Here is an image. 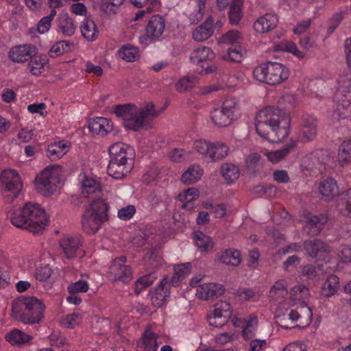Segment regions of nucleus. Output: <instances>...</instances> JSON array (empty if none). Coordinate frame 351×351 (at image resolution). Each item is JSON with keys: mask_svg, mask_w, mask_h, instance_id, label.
Masks as SVG:
<instances>
[{"mask_svg": "<svg viewBox=\"0 0 351 351\" xmlns=\"http://www.w3.org/2000/svg\"><path fill=\"white\" fill-rule=\"evenodd\" d=\"M5 339L12 345H21L29 341L30 337L21 330L14 329L5 335Z\"/></svg>", "mask_w": 351, "mask_h": 351, "instance_id": "obj_50", "label": "nucleus"}, {"mask_svg": "<svg viewBox=\"0 0 351 351\" xmlns=\"http://www.w3.org/2000/svg\"><path fill=\"white\" fill-rule=\"evenodd\" d=\"M232 315L230 304L226 301L216 303L208 315L207 319L210 326L221 327L224 326Z\"/></svg>", "mask_w": 351, "mask_h": 351, "instance_id": "obj_15", "label": "nucleus"}, {"mask_svg": "<svg viewBox=\"0 0 351 351\" xmlns=\"http://www.w3.org/2000/svg\"><path fill=\"white\" fill-rule=\"evenodd\" d=\"M217 83L203 87L201 89V93L208 94L214 91H217L223 89L226 87H230L234 86L232 78L227 74L220 73L217 75Z\"/></svg>", "mask_w": 351, "mask_h": 351, "instance_id": "obj_34", "label": "nucleus"}, {"mask_svg": "<svg viewBox=\"0 0 351 351\" xmlns=\"http://www.w3.org/2000/svg\"><path fill=\"white\" fill-rule=\"evenodd\" d=\"M240 117L239 101L236 97H226L219 108L210 112L213 124L219 128L230 125Z\"/></svg>", "mask_w": 351, "mask_h": 351, "instance_id": "obj_8", "label": "nucleus"}, {"mask_svg": "<svg viewBox=\"0 0 351 351\" xmlns=\"http://www.w3.org/2000/svg\"><path fill=\"white\" fill-rule=\"evenodd\" d=\"M167 279H163L158 287H157L155 289L152 290L149 293L150 300L152 304L155 307L161 306L167 297L169 295V291L167 287Z\"/></svg>", "mask_w": 351, "mask_h": 351, "instance_id": "obj_32", "label": "nucleus"}, {"mask_svg": "<svg viewBox=\"0 0 351 351\" xmlns=\"http://www.w3.org/2000/svg\"><path fill=\"white\" fill-rule=\"evenodd\" d=\"M69 50V43L62 40L54 44L50 49L49 54L51 57H58Z\"/></svg>", "mask_w": 351, "mask_h": 351, "instance_id": "obj_57", "label": "nucleus"}, {"mask_svg": "<svg viewBox=\"0 0 351 351\" xmlns=\"http://www.w3.org/2000/svg\"><path fill=\"white\" fill-rule=\"evenodd\" d=\"M230 152L229 147L222 142H212V151L210 162L222 160L226 158Z\"/></svg>", "mask_w": 351, "mask_h": 351, "instance_id": "obj_43", "label": "nucleus"}, {"mask_svg": "<svg viewBox=\"0 0 351 351\" xmlns=\"http://www.w3.org/2000/svg\"><path fill=\"white\" fill-rule=\"evenodd\" d=\"M337 83L332 117L335 119L351 118V73L340 75Z\"/></svg>", "mask_w": 351, "mask_h": 351, "instance_id": "obj_6", "label": "nucleus"}, {"mask_svg": "<svg viewBox=\"0 0 351 351\" xmlns=\"http://www.w3.org/2000/svg\"><path fill=\"white\" fill-rule=\"evenodd\" d=\"M133 168V165L110 160L108 167V173L114 179L121 180L127 176Z\"/></svg>", "mask_w": 351, "mask_h": 351, "instance_id": "obj_28", "label": "nucleus"}, {"mask_svg": "<svg viewBox=\"0 0 351 351\" xmlns=\"http://www.w3.org/2000/svg\"><path fill=\"white\" fill-rule=\"evenodd\" d=\"M195 80L189 77H181L175 84V88L179 93H184L191 89L195 85Z\"/></svg>", "mask_w": 351, "mask_h": 351, "instance_id": "obj_56", "label": "nucleus"}, {"mask_svg": "<svg viewBox=\"0 0 351 351\" xmlns=\"http://www.w3.org/2000/svg\"><path fill=\"white\" fill-rule=\"evenodd\" d=\"M62 168L58 165L46 167L35 180V189L40 195L49 197L58 189Z\"/></svg>", "mask_w": 351, "mask_h": 351, "instance_id": "obj_7", "label": "nucleus"}, {"mask_svg": "<svg viewBox=\"0 0 351 351\" xmlns=\"http://www.w3.org/2000/svg\"><path fill=\"white\" fill-rule=\"evenodd\" d=\"M82 35L88 41L95 40L99 34V32L95 22L90 19H84L80 25Z\"/></svg>", "mask_w": 351, "mask_h": 351, "instance_id": "obj_40", "label": "nucleus"}, {"mask_svg": "<svg viewBox=\"0 0 351 351\" xmlns=\"http://www.w3.org/2000/svg\"><path fill=\"white\" fill-rule=\"evenodd\" d=\"M200 195L199 191L195 187H191L181 191L178 195V200L182 202V208L186 210H191L194 208V202Z\"/></svg>", "mask_w": 351, "mask_h": 351, "instance_id": "obj_30", "label": "nucleus"}, {"mask_svg": "<svg viewBox=\"0 0 351 351\" xmlns=\"http://www.w3.org/2000/svg\"><path fill=\"white\" fill-rule=\"evenodd\" d=\"M88 129L93 133L104 136L113 129L110 119L104 117H95L88 121Z\"/></svg>", "mask_w": 351, "mask_h": 351, "instance_id": "obj_27", "label": "nucleus"}, {"mask_svg": "<svg viewBox=\"0 0 351 351\" xmlns=\"http://www.w3.org/2000/svg\"><path fill=\"white\" fill-rule=\"evenodd\" d=\"M203 175V168L199 165L193 164L182 174L181 181L186 184H193L200 180Z\"/></svg>", "mask_w": 351, "mask_h": 351, "instance_id": "obj_33", "label": "nucleus"}, {"mask_svg": "<svg viewBox=\"0 0 351 351\" xmlns=\"http://www.w3.org/2000/svg\"><path fill=\"white\" fill-rule=\"evenodd\" d=\"M165 26V21L160 16L154 15L152 16L146 27L145 34L139 38L141 44L147 46L154 40L160 37L164 32Z\"/></svg>", "mask_w": 351, "mask_h": 351, "instance_id": "obj_16", "label": "nucleus"}, {"mask_svg": "<svg viewBox=\"0 0 351 351\" xmlns=\"http://www.w3.org/2000/svg\"><path fill=\"white\" fill-rule=\"evenodd\" d=\"M325 170V157L322 150L306 155L301 162V171L306 176H317Z\"/></svg>", "mask_w": 351, "mask_h": 351, "instance_id": "obj_14", "label": "nucleus"}, {"mask_svg": "<svg viewBox=\"0 0 351 351\" xmlns=\"http://www.w3.org/2000/svg\"><path fill=\"white\" fill-rule=\"evenodd\" d=\"M58 27L62 34L66 36H72L75 31L73 20L66 13H62L59 16Z\"/></svg>", "mask_w": 351, "mask_h": 351, "instance_id": "obj_45", "label": "nucleus"}, {"mask_svg": "<svg viewBox=\"0 0 351 351\" xmlns=\"http://www.w3.org/2000/svg\"><path fill=\"white\" fill-rule=\"evenodd\" d=\"M338 206L343 215L351 217V189H348L341 197Z\"/></svg>", "mask_w": 351, "mask_h": 351, "instance_id": "obj_55", "label": "nucleus"}, {"mask_svg": "<svg viewBox=\"0 0 351 351\" xmlns=\"http://www.w3.org/2000/svg\"><path fill=\"white\" fill-rule=\"evenodd\" d=\"M219 259L224 264L238 266L241 262V254L237 250L228 249L221 253Z\"/></svg>", "mask_w": 351, "mask_h": 351, "instance_id": "obj_42", "label": "nucleus"}, {"mask_svg": "<svg viewBox=\"0 0 351 351\" xmlns=\"http://www.w3.org/2000/svg\"><path fill=\"white\" fill-rule=\"evenodd\" d=\"M25 213L27 215L28 230L38 233L49 223V217L45 210L38 204H25Z\"/></svg>", "mask_w": 351, "mask_h": 351, "instance_id": "obj_13", "label": "nucleus"}, {"mask_svg": "<svg viewBox=\"0 0 351 351\" xmlns=\"http://www.w3.org/2000/svg\"><path fill=\"white\" fill-rule=\"evenodd\" d=\"M0 186L7 202H12L19 195L23 182L19 173L14 169L3 170L0 175Z\"/></svg>", "mask_w": 351, "mask_h": 351, "instance_id": "obj_10", "label": "nucleus"}, {"mask_svg": "<svg viewBox=\"0 0 351 351\" xmlns=\"http://www.w3.org/2000/svg\"><path fill=\"white\" fill-rule=\"evenodd\" d=\"M193 239L197 247L203 252L213 247L214 243L212 239L201 231H196L193 233Z\"/></svg>", "mask_w": 351, "mask_h": 351, "instance_id": "obj_47", "label": "nucleus"}, {"mask_svg": "<svg viewBox=\"0 0 351 351\" xmlns=\"http://www.w3.org/2000/svg\"><path fill=\"white\" fill-rule=\"evenodd\" d=\"M132 270L125 264V258H115L111 263L108 270V277L112 281L127 282L132 278Z\"/></svg>", "mask_w": 351, "mask_h": 351, "instance_id": "obj_17", "label": "nucleus"}, {"mask_svg": "<svg viewBox=\"0 0 351 351\" xmlns=\"http://www.w3.org/2000/svg\"><path fill=\"white\" fill-rule=\"evenodd\" d=\"M159 343L157 342L156 335L151 330H146L141 338L137 342V351H156Z\"/></svg>", "mask_w": 351, "mask_h": 351, "instance_id": "obj_31", "label": "nucleus"}, {"mask_svg": "<svg viewBox=\"0 0 351 351\" xmlns=\"http://www.w3.org/2000/svg\"><path fill=\"white\" fill-rule=\"evenodd\" d=\"M302 138L304 142L313 141L317 134V118L311 114H304L302 117Z\"/></svg>", "mask_w": 351, "mask_h": 351, "instance_id": "obj_20", "label": "nucleus"}, {"mask_svg": "<svg viewBox=\"0 0 351 351\" xmlns=\"http://www.w3.org/2000/svg\"><path fill=\"white\" fill-rule=\"evenodd\" d=\"M320 271L321 269L319 267L310 265L304 266L302 271L303 275L311 280L316 278L319 275Z\"/></svg>", "mask_w": 351, "mask_h": 351, "instance_id": "obj_64", "label": "nucleus"}, {"mask_svg": "<svg viewBox=\"0 0 351 351\" xmlns=\"http://www.w3.org/2000/svg\"><path fill=\"white\" fill-rule=\"evenodd\" d=\"M246 54V50L241 45L230 47L222 58L234 62H241Z\"/></svg>", "mask_w": 351, "mask_h": 351, "instance_id": "obj_49", "label": "nucleus"}, {"mask_svg": "<svg viewBox=\"0 0 351 351\" xmlns=\"http://www.w3.org/2000/svg\"><path fill=\"white\" fill-rule=\"evenodd\" d=\"M285 293V281L280 280L276 281L271 287L269 291V298L274 301L283 300Z\"/></svg>", "mask_w": 351, "mask_h": 351, "instance_id": "obj_52", "label": "nucleus"}, {"mask_svg": "<svg viewBox=\"0 0 351 351\" xmlns=\"http://www.w3.org/2000/svg\"><path fill=\"white\" fill-rule=\"evenodd\" d=\"M136 213V208L133 205H128L118 210L117 216L122 220L130 219Z\"/></svg>", "mask_w": 351, "mask_h": 351, "instance_id": "obj_62", "label": "nucleus"}, {"mask_svg": "<svg viewBox=\"0 0 351 351\" xmlns=\"http://www.w3.org/2000/svg\"><path fill=\"white\" fill-rule=\"evenodd\" d=\"M215 58V52L206 46L195 49L190 55L191 62L200 67L199 73L201 75L213 73L217 71V65L211 63Z\"/></svg>", "mask_w": 351, "mask_h": 351, "instance_id": "obj_11", "label": "nucleus"}, {"mask_svg": "<svg viewBox=\"0 0 351 351\" xmlns=\"http://www.w3.org/2000/svg\"><path fill=\"white\" fill-rule=\"evenodd\" d=\"M191 154V151L181 148H173L168 153V157L173 162H182L186 160Z\"/></svg>", "mask_w": 351, "mask_h": 351, "instance_id": "obj_53", "label": "nucleus"}, {"mask_svg": "<svg viewBox=\"0 0 351 351\" xmlns=\"http://www.w3.org/2000/svg\"><path fill=\"white\" fill-rule=\"evenodd\" d=\"M242 17L241 5H230L229 19L231 24L237 25Z\"/></svg>", "mask_w": 351, "mask_h": 351, "instance_id": "obj_59", "label": "nucleus"}, {"mask_svg": "<svg viewBox=\"0 0 351 351\" xmlns=\"http://www.w3.org/2000/svg\"><path fill=\"white\" fill-rule=\"evenodd\" d=\"M11 223L16 227L28 230L27 215L25 213V205L21 208L10 211Z\"/></svg>", "mask_w": 351, "mask_h": 351, "instance_id": "obj_36", "label": "nucleus"}, {"mask_svg": "<svg viewBox=\"0 0 351 351\" xmlns=\"http://www.w3.org/2000/svg\"><path fill=\"white\" fill-rule=\"evenodd\" d=\"M220 173L225 181L229 184L234 183L240 176L239 167L232 163H223L221 166Z\"/></svg>", "mask_w": 351, "mask_h": 351, "instance_id": "obj_35", "label": "nucleus"}, {"mask_svg": "<svg viewBox=\"0 0 351 351\" xmlns=\"http://www.w3.org/2000/svg\"><path fill=\"white\" fill-rule=\"evenodd\" d=\"M339 288V278L335 275H330L327 277L321 287V294L324 297H331L337 292Z\"/></svg>", "mask_w": 351, "mask_h": 351, "instance_id": "obj_38", "label": "nucleus"}, {"mask_svg": "<svg viewBox=\"0 0 351 351\" xmlns=\"http://www.w3.org/2000/svg\"><path fill=\"white\" fill-rule=\"evenodd\" d=\"M77 180L82 195L92 199L82 216V229L88 234H95L108 219L109 207L104 199L97 195L101 192V185L93 175L82 172Z\"/></svg>", "mask_w": 351, "mask_h": 351, "instance_id": "obj_2", "label": "nucleus"}, {"mask_svg": "<svg viewBox=\"0 0 351 351\" xmlns=\"http://www.w3.org/2000/svg\"><path fill=\"white\" fill-rule=\"evenodd\" d=\"M195 7L187 10L186 13L191 23H197L204 14L206 0H195Z\"/></svg>", "mask_w": 351, "mask_h": 351, "instance_id": "obj_44", "label": "nucleus"}, {"mask_svg": "<svg viewBox=\"0 0 351 351\" xmlns=\"http://www.w3.org/2000/svg\"><path fill=\"white\" fill-rule=\"evenodd\" d=\"M89 289V285L86 280H80L73 283H71L68 287V290L70 293H85Z\"/></svg>", "mask_w": 351, "mask_h": 351, "instance_id": "obj_58", "label": "nucleus"}, {"mask_svg": "<svg viewBox=\"0 0 351 351\" xmlns=\"http://www.w3.org/2000/svg\"><path fill=\"white\" fill-rule=\"evenodd\" d=\"M82 320V315L79 313H73L64 316L61 319V325L65 328H73L79 325Z\"/></svg>", "mask_w": 351, "mask_h": 351, "instance_id": "obj_54", "label": "nucleus"}, {"mask_svg": "<svg viewBox=\"0 0 351 351\" xmlns=\"http://www.w3.org/2000/svg\"><path fill=\"white\" fill-rule=\"evenodd\" d=\"M80 243L81 238L77 235H64L59 243L62 252L67 258H71L77 256Z\"/></svg>", "mask_w": 351, "mask_h": 351, "instance_id": "obj_21", "label": "nucleus"}, {"mask_svg": "<svg viewBox=\"0 0 351 351\" xmlns=\"http://www.w3.org/2000/svg\"><path fill=\"white\" fill-rule=\"evenodd\" d=\"M191 271V264L189 263L178 265L175 267V275L173 278L178 280L184 278Z\"/></svg>", "mask_w": 351, "mask_h": 351, "instance_id": "obj_60", "label": "nucleus"}, {"mask_svg": "<svg viewBox=\"0 0 351 351\" xmlns=\"http://www.w3.org/2000/svg\"><path fill=\"white\" fill-rule=\"evenodd\" d=\"M193 150L207 162L210 160L212 142L204 138L195 140L193 143Z\"/></svg>", "mask_w": 351, "mask_h": 351, "instance_id": "obj_37", "label": "nucleus"}, {"mask_svg": "<svg viewBox=\"0 0 351 351\" xmlns=\"http://www.w3.org/2000/svg\"><path fill=\"white\" fill-rule=\"evenodd\" d=\"M110 160L134 164V151L132 147L122 142H117L108 149Z\"/></svg>", "mask_w": 351, "mask_h": 351, "instance_id": "obj_18", "label": "nucleus"}, {"mask_svg": "<svg viewBox=\"0 0 351 351\" xmlns=\"http://www.w3.org/2000/svg\"><path fill=\"white\" fill-rule=\"evenodd\" d=\"M309 297V289L304 285H298L290 290L291 300L299 303L295 308L291 310L289 313V319L297 322V324L291 328H304L311 323L313 313L311 308L306 304V301Z\"/></svg>", "mask_w": 351, "mask_h": 351, "instance_id": "obj_4", "label": "nucleus"}, {"mask_svg": "<svg viewBox=\"0 0 351 351\" xmlns=\"http://www.w3.org/2000/svg\"><path fill=\"white\" fill-rule=\"evenodd\" d=\"M35 53V47L32 45H21L12 47L8 53L9 58L14 62H25Z\"/></svg>", "mask_w": 351, "mask_h": 351, "instance_id": "obj_22", "label": "nucleus"}, {"mask_svg": "<svg viewBox=\"0 0 351 351\" xmlns=\"http://www.w3.org/2000/svg\"><path fill=\"white\" fill-rule=\"evenodd\" d=\"M258 319L256 317H251L243 326L242 335L246 340L251 339L255 336L257 330Z\"/></svg>", "mask_w": 351, "mask_h": 351, "instance_id": "obj_51", "label": "nucleus"}, {"mask_svg": "<svg viewBox=\"0 0 351 351\" xmlns=\"http://www.w3.org/2000/svg\"><path fill=\"white\" fill-rule=\"evenodd\" d=\"M243 41L242 34L238 30L232 29L224 34L219 40V43L230 45H241Z\"/></svg>", "mask_w": 351, "mask_h": 351, "instance_id": "obj_46", "label": "nucleus"}, {"mask_svg": "<svg viewBox=\"0 0 351 351\" xmlns=\"http://www.w3.org/2000/svg\"><path fill=\"white\" fill-rule=\"evenodd\" d=\"M304 230L309 236L317 235L323 230L328 221V218L324 214L315 215L308 213L304 217Z\"/></svg>", "mask_w": 351, "mask_h": 351, "instance_id": "obj_19", "label": "nucleus"}, {"mask_svg": "<svg viewBox=\"0 0 351 351\" xmlns=\"http://www.w3.org/2000/svg\"><path fill=\"white\" fill-rule=\"evenodd\" d=\"M45 305L35 297H24L13 304V313L25 324L39 323L44 317Z\"/></svg>", "mask_w": 351, "mask_h": 351, "instance_id": "obj_5", "label": "nucleus"}, {"mask_svg": "<svg viewBox=\"0 0 351 351\" xmlns=\"http://www.w3.org/2000/svg\"><path fill=\"white\" fill-rule=\"evenodd\" d=\"M51 269L47 265L38 266L35 272V277L40 281L47 280L51 275Z\"/></svg>", "mask_w": 351, "mask_h": 351, "instance_id": "obj_61", "label": "nucleus"}, {"mask_svg": "<svg viewBox=\"0 0 351 351\" xmlns=\"http://www.w3.org/2000/svg\"><path fill=\"white\" fill-rule=\"evenodd\" d=\"M278 21L276 15L267 13L258 18L254 22L253 27L257 34H266L276 27Z\"/></svg>", "mask_w": 351, "mask_h": 351, "instance_id": "obj_24", "label": "nucleus"}, {"mask_svg": "<svg viewBox=\"0 0 351 351\" xmlns=\"http://www.w3.org/2000/svg\"><path fill=\"white\" fill-rule=\"evenodd\" d=\"M200 276L191 280L190 285L196 287L195 295L202 300H213L221 296L225 291L223 285L216 282H202Z\"/></svg>", "mask_w": 351, "mask_h": 351, "instance_id": "obj_12", "label": "nucleus"}, {"mask_svg": "<svg viewBox=\"0 0 351 351\" xmlns=\"http://www.w3.org/2000/svg\"><path fill=\"white\" fill-rule=\"evenodd\" d=\"M285 66L282 63L268 62L256 66L253 71L254 78L263 83L276 86L283 80Z\"/></svg>", "mask_w": 351, "mask_h": 351, "instance_id": "obj_9", "label": "nucleus"}, {"mask_svg": "<svg viewBox=\"0 0 351 351\" xmlns=\"http://www.w3.org/2000/svg\"><path fill=\"white\" fill-rule=\"evenodd\" d=\"M117 53L120 58L128 62L137 60L140 56L138 49L129 44L121 46Z\"/></svg>", "mask_w": 351, "mask_h": 351, "instance_id": "obj_41", "label": "nucleus"}, {"mask_svg": "<svg viewBox=\"0 0 351 351\" xmlns=\"http://www.w3.org/2000/svg\"><path fill=\"white\" fill-rule=\"evenodd\" d=\"M304 248L307 254L313 258L330 252V247L326 243L317 239L305 241Z\"/></svg>", "mask_w": 351, "mask_h": 351, "instance_id": "obj_29", "label": "nucleus"}, {"mask_svg": "<svg viewBox=\"0 0 351 351\" xmlns=\"http://www.w3.org/2000/svg\"><path fill=\"white\" fill-rule=\"evenodd\" d=\"M255 126L258 134L271 143H280V149L265 150L264 156L272 164H278L285 157V112L278 107H267L256 116Z\"/></svg>", "mask_w": 351, "mask_h": 351, "instance_id": "obj_1", "label": "nucleus"}, {"mask_svg": "<svg viewBox=\"0 0 351 351\" xmlns=\"http://www.w3.org/2000/svg\"><path fill=\"white\" fill-rule=\"evenodd\" d=\"M48 64V60L45 56L38 55L31 58L28 64L29 72L36 76L41 75Z\"/></svg>", "mask_w": 351, "mask_h": 351, "instance_id": "obj_39", "label": "nucleus"}, {"mask_svg": "<svg viewBox=\"0 0 351 351\" xmlns=\"http://www.w3.org/2000/svg\"><path fill=\"white\" fill-rule=\"evenodd\" d=\"M71 147L69 142L62 140L51 143L46 149V155L51 160H57L62 158L69 152Z\"/></svg>", "mask_w": 351, "mask_h": 351, "instance_id": "obj_25", "label": "nucleus"}, {"mask_svg": "<svg viewBox=\"0 0 351 351\" xmlns=\"http://www.w3.org/2000/svg\"><path fill=\"white\" fill-rule=\"evenodd\" d=\"M337 159L341 166L351 162V140L343 141L339 147Z\"/></svg>", "mask_w": 351, "mask_h": 351, "instance_id": "obj_48", "label": "nucleus"}, {"mask_svg": "<svg viewBox=\"0 0 351 351\" xmlns=\"http://www.w3.org/2000/svg\"><path fill=\"white\" fill-rule=\"evenodd\" d=\"M160 8L159 0H150V4L145 10H139L135 15L134 20L137 21L143 17L145 14L156 11Z\"/></svg>", "mask_w": 351, "mask_h": 351, "instance_id": "obj_63", "label": "nucleus"}, {"mask_svg": "<svg viewBox=\"0 0 351 351\" xmlns=\"http://www.w3.org/2000/svg\"><path fill=\"white\" fill-rule=\"evenodd\" d=\"M114 112L123 120L126 129L136 131L142 128L147 121L157 117L161 110L156 109L152 103H147L142 108L127 104L116 106Z\"/></svg>", "mask_w": 351, "mask_h": 351, "instance_id": "obj_3", "label": "nucleus"}, {"mask_svg": "<svg viewBox=\"0 0 351 351\" xmlns=\"http://www.w3.org/2000/svg\"><path fill=\"white\" fill-rule=\"evenodd\" d=\"M318 191L322 198L326 202L333 200L339 193L336 181L331 178L321 180Z\"/></svg>", "mask_w": 351, "mask_h": 351, "instance_id": "obj_23", "label": "nucleus"}, {"mask_svg": "<svg viewBox=\"0 0 351 351\" xmlns=\"http://www.w3.org/2000/svg\"><path fill=\"white\" fill-rule=\"evenodd\" d=\"M215 20L209 16L206 20L192 32V38L197 42H203L210 38L214 34Z\"/></svg>", "mask_w": 351, "mask_h": 351, "instance_id": "obj_26", "label": "nucleus"}]
</instances>
